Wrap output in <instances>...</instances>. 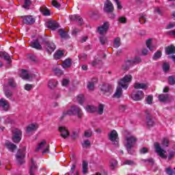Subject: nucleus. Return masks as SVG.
Segmentation results:
<instances>
[{
  "label": "nucleus",
  "instance_id": "f257e3e1",
  "mask_svg": "<svg viewBox=\"0 0 175 175\" xmlns=\"http://www.w3.org/2000/svg\"><path fill=\"white\" fill-rule=\"evenodd\" d=\"M126 144L125 146L129 154H133V150L132 148L136 145V142H137V138L135 135L129 134L125 137Z\"/></svg>",
  "mask_w": 175,
  "mask_h": 175
},
{
  "label": "nucleus",
  "instance_id": "f03ea898",
  "mask_svg": "<svg viewBox=\"0 0 175 175\" xmlns=\"http://www.w3.org/2000/svg\"><path fill=\"white\" fill-rule=\"evenodd\" d=\"M63 116L64 117H65V116H77L78 118H81L83 117V111H81L80 107L74 105L67 111L64 112Z\"/></svg>",
  "mask_w": 175,
  "mask_h": 175
},
{
  "label": "nucleus",
  "instance_id": "7ed1b4c3",
  "mask_svg": "<svg viewBox=\"0 0 175 175\" xmlns=\"http://www.w3.org/2000/svg\"><path fill=\"white\" fill-rule=\"evenodd\" d=\"M36 151V152L42 151V154H49L50 152V145L45 140H43L37 145Z\"/></svg>",
  "mask_w": 175,
  "mask_h": 175
},
{
  "label": "nucleus",
  "instance_id": "20e7f679",
  "mask_svg": "<svg viewBox=\"0 0 175 175\" xmlns=\"http://www.w3.org/2000/svg\"><path fill=\"white\" fill-rule=\"evenodd\" d=\"M132 75H127L120 80L118 84L120 87L123 88L124 90H126L128 87H129V84H128V83H131L132 81Z\"/></svg>",
  "mask_w": 175,
  "mask_h": 175
},
{
  "label": "nucleus",
  "instance_id": "39448f33",
  "mask_svg": "<svg viewBox=\"0 0 175 175\" xmlns=\"http://www.w3.org/2000/svg\"><path fill=\"white\" fill-rule=\"evenodd\" d=\"M109 139L111 142L112 144L118 146L120 138H118V133L117 131L113 130L108 134Z\"/></svg>",
  "mask_w": 175,
  "mask_h": 175
},
{
  "label": "nucleus",
  "instance_id": "423d86ee",
  "mask_svg": "<svg viewBox=\"0 0 175 175\" xmlns=\"http://www.w3.org/2000/svg\"><path fill=\"white\" fill-rule=\"evenodd\" d=\"M25 150L26 148H24L23 150H19L16 153V161L19 165H23L25 162L24 160V158H25Z\"/></svg>",
  "mask_w": 175,
  "mask_h": 175
},
{
  "label": "nucleus",
  "instance_id": "0eeeda50",
  "mask_svg": "<svg viewBox=\"0 0 175 175\" xmlns=\"http://www.w3.org/2000/svg\"><path fill=\"white\" fill-rule=\"evenodd\" d=\"M113 86L109 83H104L100 87V91L103 92V95H110L111 94V90Z\"/></svg>",
  "mask_w": 175,
  "mask_h": 175
},
{
  "label": "nucleus",
  "instance_id": "6e6552de",
  "mask_svg": "<svg viewBox=\"0 0 175 175\" xmlns=\"http://www.w3.org/2000/svg\"><path fill=\"white\" fill-rule=\"evenodd\" d=\"M131 98L135 101L142 100L144 98V92L142 90L133 91L131 93Z\"/></svg>",
  "mask_w": 175,
  "mask_h": 175
},
{
  "label": "nucleus",
  "instance_id": "1a4fd4ad",
  "mask_svg": "<svg viewBox=\"0 0 175 175\" xmlns=\"http://www.w3.org/2000/svg\"><path fill=\"white\" fill-rule=\"evenodd\" d=\"M154 148L156 150V152L161 157V158L166 159L167 158V156L165 154L166 151L162 148H161V145L158 144V142L154 143Z\"/></svg>",
  "mask_w": 175,
  "mask_h": 175
},
{
  "label": "nucleus",
  "instance_id": "9d476101",
  "mask_svg": "<svg viewBox=\"0 0 175 175\" xmlns=\"http://www.w3.org/2000/svg\"><path fill=\"white\" fill-rule=\"evenodd\" d=\"M140 62H142V59L136 57L133 60H128L126 62V66H122V69L124 70H128L129 66H131V65H133L134 64H140Z\"/></svg>",
  "mask_w": 175,
  "mask_h": 175
},
{
  "label": "nucleus",
  "instance_id": "9b49d317",
  "mask_svg": "<svg viewBox=\"0 0 175 175\" xmlns=\"http://www.w3.org/2000/svg\"><path fill=\"white\" fill-rule=\"evenodd\" d=\"M13 134L12 141L14 143H20L23 133L19 129H15L13 130Z\"/></svg>",
  "mask_w": 175,
  "mask_h": 175
},
{
  "label": "nucleus",
  "instance_id": "f8f14e48",
  "mask_svg": "<svg viewBox=\"0 0 175 175\" xmlns=\"http://www.w3.org/2000/svg\"><path fill=\"white\" fill-rule=\"evenodd\" d=\"M109 27H110L109 22H105L103 25L98 27L97 31L100 35H105L109 31Z\"/></svg>",
  "mask_w": 175,
  "mask_h": 175
},
{
  "label": "nucleus",
  "instance_id": "ddd939ff",
  "mask_svg": "<svg viewBox=\"0 0 175 175\" xmlns=\"http://www.w3.org/2000/svg\"><path fill=\"white\" fill-rule=\"evenodd\" d=\"M36 172H38V165H36V162L33 161V159H31L29 163V174L35 175Z\"/></svg>",
  "mask_w": 175,
  "mask_h": 175
},
{
  "label": "nucleus",
  "instance_id": "4468645a",
  "mask_svg": "<svg viewBox=\"0 0 175 175\" xmlns=\"http://www.w3.org/2000/svg\"><path fill=\"white\" fill-rule=\"evenodd\" d=\"M21 18L23 20L24 24H27V25H32L36 21L35 18L31 15L21 16Z\"/></svg>",
  "mask_w": 175,
  "mask_h": 175
},
{
  "label": "nucleus",
  "instance_id": "2eb2a0df",
  "mask_svg": "<svg viewBox=\"0 0 175 175\" xmlns=\"http://www.w3.org/2000/svg\"><path fill=\"white\" fill-rule=\"evenodd\" d=\"M159 100L163 103L172 102L174 100L173 96H170L169 94H160L159 96Z\"/></svg>",
  "mask_w": 175,
  "mask_h": 175
},
{
  "label": "nucleus",
  "instance_id": "dca6fc26",
  "mask_svg": "<svg viewBox=\"0 0 175 175\" xmlns=\"http://www.w3.org/2000/svg\"><path fill=\"white\" fill-rule=\"evenodd\" d=\"M0 107H1L4 111H8L10 107V104H9V101H8V100L1 98L0 100Z\"/></svg>",
  "mask_w": 175,
  "mask_h": 175
},
{
  "label": "nucleus",
  "instance_id": "f3484780",
  "mask_svg": "<svg viewBox=\"0 0 175 175\" xmlns=\"http://www.w3.org/2000/svg\"><path fill=\"white\" fill-rule=\"evenodd\" d=\"M45 49L49 54H51L55 50V44L53 42H46Z\"/></svg>",
  "mask_w": 175,
  "mask_h": 175
},
{
  "label": "nucleus",
  "instance_id": "a211bd4d",
  "mask_svg": "<svg viewBox=\"0 0 175 175\" xmlns=\"http://www.w3.org/2000/svg\"><path fill=\"white\" fill-rule=\"evenodd\" d=\"M105 10L107 13H110L114 10V7L113 6V3L110 0H107V2L105 4Z\"/></svg>",
  "mask_w": 175,
  "mask_h": 175
},
{
  "label": "nucleus",
  "instance_id": "6ab92c4d",
  "mask_svg": "<svg viewBox=\"0 0 175 175\" xmlns=\"http://www.w3.org/2000/svg\"><path fill=\"white\" fill-rule=\"evenodd\" d=\"M133 87L135 90H147L148 88V85L146 83L136 82L134 83Z\"/></svg>",
  "mask_w": 175,
  "mask_h": 175
},
{
  "label": "nucleus",
  "instance_id": "aec40b11",
  "mask_svg": "<svg viewBox=\"0 0 175 175\" xmlns=\"http://www.w3.org/2000/svg\"><path fill=\"white\" fill-rule=\"evenodd\" d=\"M122 88H121V85H119V86L116 88V90L113 94V98H117L118 99H120V98H122Z\"/></svg>",
  "mask_w": 175,
  "mask_h": 175
},
{
  "label": "nucleus",
  "instance_id": "412c9836",
  "mask_svg": "<svg viewBox=\"0 0 175 175\" xmlns=\"http://www.w3.org/2000/svg\"><path fill=\"white\" fill-rule=\"evenodd\" d=\"M69 17L71 21H77V23H79V25H83V18L80 17V16L75 14L70 15Z\"/></svg>",
  "mask_w": 175,
  "mask_h": 175
},
{
  "label": "nucleus",
  "instance_id": "4be33fe9",
  "mask_svg": "<svg viewBox=\"0 0 175 175\" xmlns=\"http://www.w3.org/2000/svg\"><path fill=\"white\" fill-rule=\"evenodd\" d=\"M59 131L61 133L60 136L63 137V139H66L68 136H69V131L65 127H59Z\"/></svg>",
  "mask_w": 175,
  "mask_h": 175
},
{
  "label": "nucleus",
  "instance_id": "5701e85b",
  "mask_svg": "<svg viewBox=\"0 0 175 175\" xmlns=\"http://www.w3.org/2000/svg\"><path fill=\"white\" fill-rule=\"evenodd\" d=\"M38 128H39V126H38L37 124L33 123V124H29L27 127L26 132L27 133H31V132H33L34 131H36Z\"/></svg>",
  "mask_w": 175,
  "mask_h": 175
},
{
  "label": "nucleus",
  "instance_id": "b1692460",
  "mask_svg": "<svg viewBox=\"0 0 175 175\" xmlns=\"http://www.w3.org/2000/svg\"><path fill=\"white\" fill-rule=\"evenodd\" d=\"M0 58H3L8 62V64H10L12 62V59L10 58V55L8 54L6 52H0Z\"/></svg>",
  "mask_w": 175,
  "mask_h": 175
},
{
  "label": "nucleus",
  "instance_id": "393cba45",
  "mask_svg": "<svg viewBox=\"0 0 175 175\" xmlns=\"http://www.w3.org/2000/svg\"><path fill=\"white\" fill-rule=\"evenodd\" d=\"M98 81V79L96 78H94L92 79V81L88 82V89L90 91H94L95 88V83Z\"/></svg>",
  "mask_w": 175,
  "mask_h": 175
},
{
  "label": "nucleus",
  "instance_id": "a878e982",
  "mask_svg": "<svg viewBox=\"0 0 175 175\" xmlns=\"http://www.w3.org/2000/svg\"><path fill=\"white\" fill-rule=\"evenodd\" d=\"M58 85V81L55 79H50L48 83V87L51 90H54L55 87Z\"/></svg>",
  "mask_w": 175,
  "mask_h": 175
},
{
  "label": "nucleus",
  "instance_id": "bb28decb",
  "mask_svg": "<svg viewBox=\"0 0 175 175\" xmlns=\"http://www.w3.org/2000/svg\"><path fill=\"white\" fill-rule=\"evenodd\" d=\"M165 54L170 55V54H175V46L173 45L165 47Z\"/></svg>",
  "mask_w": 175,
  "mask_h": 175
},
{
  "label": "nucleus",
  "instance_id": "cd10ccee",
  "mask_svg": "<svg viewBox=\"0 0 175 175\" xmlns=\"http://www.w3.org/2000/svg\"><path fill=\"white\" fill-rule=\"evenodd\" d=\"M31 46L33 49H36V50H42V45H40L38 40L31 42Z\"/></svg>",
  "mask_w": 175,
  "mask_h": 175
},
{
  "label": "nucleus",
  "instance_id": "c85d7f7f",
  "mask_svg": "<svg viewBox=\"0 0 175 175\" xmlns=\"http://www.w3.org/2000/svg\"><path fill=\"white\" fill-rule=\"evenodd\" d=\"M62 66L64 69H67L68 68H70V66H72V59L69 58L65 59L62 64Z\"/></svg>",
  "mask_w": 175,
  "mask_h": 175
},
{
  "label": "nucleus",
  "instance_id": "c756f323",
  "mask_svg": "<svg viewBox=\"0 0 175 175\" xmlns=\"http://www.w3.org/2000/svg\"><path fill=\"white\" fill-rule=\"evenodd\" d=\"M5 147L8 148L10 151H14L17 148V146L14 145V144H12L9 141L5 142Z\"/></svg>",
  "mask_w": 175,
  "mask_h": 175
},
{
  "label": "nucleus",
  "instance_id": "7c9ffc66",
  "mask_svg": "<svg viewBox=\"0 0 175 175\" xmlns=\"http://www.w3.org/2000/svg\"><path fill=\"white\" fill-rule=\"evenodd\" d=\"M20 77L23 79V80H29V74H28V71L25 70H22L20 73Z\"/></svg>",
  "mask_w": 175,
  "mask_h": 175
},
{
  "label": "nucleus",
  "instance_id": "2f4dec72",
  "mask_svg": "<svg viewBox=\"0 0 175 175\" xmlns=\"http://www.w3.org/2000/svg\"><path fill=\"white\" fill-rule=\"evenodd\" d=\"M49 27L52 31H55V29H57L59 27V25L55 21H50L49 23Z\"/></svg>",
  "mask_w": 175,
  "mask_h": 175
},
{
  "label": "nucleus",
  "instance_id": "473e14b6",
  "mask_svg": "<svg viewBox=\"0 0 175 175\" xmlns=\"http://www.w3.org/2000/svg\"><path fill=\"white\" fill-rule=\"evenodd\" d=\"M40 10L44 16H50L51 14L50 10H49V8H47L46 6L41 7Z\"/></svg>",
  "mask_w": 175,
  "mask_h": 175
},
{
  "label": "nucleus",
  "instance_id": "72a5a7b5",
  "mask_svg": "<svg viewBox=\"0 0 175 175\" xmlns=\"http://www.w3.org/2000/svg\"><path fill=\"white\" fill-rule=\"evenodd\" d=\"M152 39L150 38L146 41V46L148 47V49H149V50H150V51H152V50H154L155 49V46L152 45Z\"/></svg>",
  "mask_w": 175,
  "mask_h": 175
},
{
  "label": "nucleus",
  "instance_id": "f704fd0d",
  "mask_svg": "<svg viewBox=\"0 0 175 175\" xmlns=\"http://www.w3.org/2000/svg\"><path fill=\"white\" fill-rule=\"evenodd\" d=\"M75 170H76V164L74 163L71 166V169H70V171L69 172V174H70V175H79V172L75 171Z\"/></svg>",
  "mask_w": 175,
  "mask_h": 175
},
{
  "label": "nucleus",
  "instance_id": "c9c22d12",
  "mask_svg": "<svg viewBox=\"0 0 175 175\" xmlns=\"http://www.w3.org/2000/svg\"><path fill=\"white\" fill-rule=\"evenodd\" d=\"M85 110L88 113H95V111H96V108H95L94 105H87Z\"/></svg>",
  "mask_w": 175,
  "mask_h": 175
},
{
  "label": "nucleus",
  "instance_id": "e433bc0d",
  "mask_svg": "<svg viewBox=\"0 0 175 175\" xmlns=\"http://www.w3.org/2000/svg\"><path fill=\"white\" fill-rule=\"evenodd\" d=\"M64 51H58L57 53L54 54V58L55 59H59V58H62L64 56Z\"/></svg>",
  "mask_w": 175,
  "mask_h": 175
},
{
  "label": "nucleus",
  "instance_id": "4c0bfd02",
  "mask_svg": "<svg viewBox=\"0 0 175 175\" xmlns=\"http://www.w3.org/2000/svg\"><path fill=\"white\" fill-rule=\"evenodd\" d=\"M104 109H105V105L100 104L96 111H97L98 114H99L100 116H102V114H103Z\"/></svg>",
  "mask_w": 175,
  "mask_h": 175
},
{
  "label": "nucleus",
  "instance_id": "58836bf2",
  "mask_svg": "<svg viewBox=\"0 0 175 175\" xmlns=\"http://www.w3.org/2000/svg\"><path fill=\"white\" fill-rule=\"evenodd\" d=\"M82 168H83L82 172L83 174H87V172H88V163H87V161L83 162Z\"/></svg>",
  "mask_w": 175,
  "mask_h": 175
},
{
  "label": "nucleus",
  "instance_id": "ea45409f",
  "mask_svg": "<svg viewBox=\"0 0 175 175\" xmlns=\"http://www.w3.org/2000/svg\"><path fill=\"white\" fill-rule=\"evenodd\" d=\"M146 15L144 14H139V23H140V24H146Z\"/></svg>",
  "mask_w": 175,
  "mask_h": 175
},
{
  "label": "nucleus",
  "instance_id": "a19ab883",
  "mask_svg": "<svg viewBox=\"0 0 175 175\" xmlns=\"http://www.w3.org/2000/svg\"><path fill=\"white\" fill-rule=\"evenodd\" d=\"M77 100L79 103V105H83V103H84V96L83 94H79L77 97Z\"/></svg>",
  "mask_w": 175,
  "mask_h": 175
},
{
  "label": "nucleus",
  "instance_id": "79ce46f5",
  "mask_svg": "<svg viewBox=\"0 0 175 175\" xmlns=\"http://www.w3.org/2000/svg\"><path fill=\"white\" fill-rule=\"evenodd\" d=\"M4 94L6 98H10L13 95V93L10 90H6V86H4Z\"/></svg>",
  "mask_w": 175,
  "mask_h": 175
},
{
  "label": "nucleus",
  "instance_id": "37998d69",
  "mask_svg": "<svg viewBox=\"0 0 175 175\" xmlns=\"http://www.w3.org/2000/svg\"><path fill=\"white\" fill-rule=\"evenodd\" d=\"M118 162L116 160L112 159L110 161V167L112 170H114L117 167Z\"/></svg>",
  "mask_w": 175,
  "mask_h": 175
},
{
  "label": "nucleus",
  "instance_id": "c03bdc74",
  "mask_svg": "<svg viewBox=\"0 0 175 175\" xmlns=\"http://www.w3.org/2000/svg\"><path fill=\"white\" fill-rule=\"evenodd\" d=\"M91 146V142H90V140L86 139L85 141H83V143L82 144V147L83 148H88V147Z\"/></svg>",
  "mask_w": 175,
  "mask_h": 175
},
{
  "label": "nucleus",
  "instance_id": "a18cd8bd",
  "mask_svg": "<svg viewBox=\"0 0 175 175\" xmlns=\"http://www.w3.org/2000/svg\"><path fill=\"white\" fill-rule=\"evenodd\" d=\"M121 46V38H115L114 40V46L116 48V49H118V46Z\"/></svg>",
  "mask_w": 175,
  "mask_h": 175
},
{
  "label": "nucleus",
  "instance_id": "49530a36",
  "mask_svg": "<svg viewBox=\"0 0 175 175\" xmlns=\"http://www.w3.org/2000/svg\"><path fill=\"white\" fill-rule=\"evenodd\" d=\"M31 5H32V1H31V0H25V4L23 5V8L25 9H29Z\"/></svg>",
  "mask_w": 175,
  "mask_h": 175
},
{
  "label": "nucleus",
  "instance_id": "de8ad7c7",
  "mask_svg": "<svg viewBox=\"0 0 175 175\" xmlns=\"http://www.w3.org/2000/svg\"><path fill=\"white\" fill-rule=\"evenodd\" d=\"M59 33L61 38H66V36H68V33H66V31H64L62 29H59Z\"/></svg>",
  "mask_w": 175,
  "mask_h": 175
},
{
  "label": "nucleus",
  "instance_id": "09e8293b",
  "mask_svg": "<svg viewBox=\"0 0 175 175\" xmlns=\"http://www.w3.org/2000/svg\"><path fill=\"white\" fill-rule=\"evenodd\" d=\"M162 57V52L158 51L156 52L153 56V59H158Z\"/></svg>",
  "mask_w": 175,
  "mask_h": 175
},
{
  "label": "nucleus",
  "instance_id": "8fccbe9b",
  "mask_svg": "<svg viewBox=\"0 0 175 175\" xmlns=\"http://www.w3.org/2000/svg\"><path fill=\"white\" fill-rule=\"evenodd\" d=\"M168 83L170 84V85H173L175 84V77L174 76H170L168 78Z\"/></svg>",
  "mask_w": 175,
  "mask_h": 175
},
{
  "label": "nucleus",
  "instance_id": "3c124183",
  "mask_svg": "<svg viewBox=\"0 0 175 175\" xmlns=\"http://www.w3.org/2000/svg\"><path fill=\"white\" fill-rule=\"evenodd\" d=\"M8 84L10 85V87H11V88H16V82H14V79H11L9 80L8 81Z\"/></svg>",
  "mask_w": 175,
  "mask_h": 175
},
{
  "label": "nucleus",
  "instance_id": "603ef678",
  "mask_svg": "<svg viewBox=\"0 0 175 175\" xmlns=\"http://www.w3.org/2000/svg\"><path fill=\"white\" fill-rule=\"evenodd\" d=\"M170 69V66L169 65V63L165 62L163 64V70L164 72H167Z\"/></svg>",
  "mask_w": 175,
  "mask_h": 175
},
{
  "label": "nucleus",
  "instance_id": "864d4df0",
  "mask_svg": "<svg viewBox=\"0 0 175 175\" xmlns=\"http://www.w3.org/2000/svg\"><path fill=\"white\" fill-rule=\"evenodd\" d=\"M53 72L56 76H61V75H64V72L59 68H55Z\"/></svg>",
  "mask_w": 175,
  "mask_h": 175
},
{
  "label": "nucleus",
  "instance_id": "5fc2aeb1",
  "mask_svg": "<svg viewBox=\"0 0 175 175\" xmlns=\"http://www.w3.org/2000/svg\"><path fill=\"white\" fill-rule=\"evenodd\" d=\"M147 125H148V128H151L152 126L155 125V123L150 118H148L147 119Z\"/></svg>",
  "mask_w": 175,
  "mask_h": 175
},
{
  "label": "nucleus",
  "instance_id": "6e6d98bb",
  "mask_svg": "<svg viewBox=\"0 0 175 175\" xmlns=\"http://www.w3.org/2000/svg\"><path fill=\"white\" fill-rule=\"evenodd\" d=\"M100 42L101 44H106L107 43V38L105 36L100 37Z\"/></svg>",
  "mask_w": 175,
  "mask_h": 175
},
{
  "label": "nucleus",
  "instance_id": "4d7b16f0",
  "mask_svg": "<svg viewBox=\"0 0 175 175\" xmlns=\"http://www.w3.org/2000/svg\"><path fill=\"white\" fill-rule=\"evenodd\" d=\"M123 165H129L130 166H133L135 162L132 160H126L124 161Z\"/></svg>",
  "mask_w": 175,
  "mask_h": 175
},
{
  "label": "nucleus",
  "instance_id": "13d9d810",
  "mask_svg": "<svg viewBox=\"0 0 175 175\" xmlns=\"http://www.w3.org/2000/svg\"><path fill=\"white\" fill-rule=\"evenodd\" d=\"M52 5L53 6H54L55 8H57V9L61 8V4H59V3L57 1V0H53Z\"/></svg>",
  "mask_w": 175,
  "mask_h": 175
},
{
  "label": "nucleus",
  "instance_id": "bf43d9fd",
  "mask_svg": "<svg viewBox=\"0 0 175 175\" xmlns=\"http://www.w3.org/2000/svg\"><path fill=\"white\" fill-rule=\"evenodd\" d=\"M32 88H33V85H32V84L27 83V84L25 85V90L26 91H31V90H32Z\"/></svg>",
  "mask_w": 175,
  "mask_h": 175
},
{
  "label": "nucleus",
  "instance_id": "052dcab7",
  "mask_svg": "<svg viewBox=\"0 0 175 175\" xmlns=\"http://www.w3.org/2000/svg\"><path fill=\"white\" fill-rule=\"evenodd\" d=\"M162 145L163 147H168L169 146V139L167 138H164L162 141Z\"/></svg>",
  "mask_w": 175,
  "mask_h": 175
},
{
  "label": "nucleus",
  "instance_id": "680f3d73",
  "mask_svg": "<svg viewBox=\"0 0 175 175\" xmlns=\"http://www.w3.org/2000/svg\"><path fill=\"white\" fill-rule=\"evenodd\" d=\"M84 136L85 137H91V136H92V132H91L90 130H87L85 131Z\"/></svg>",
  "mask_w": 175,
  "mask_h": 175
},
{
  "label": "nucleus",
  "instance_id": "e2e57ef3",
  "mask_svg": "<svg viewBox=\"0 0 175 175\" xmlns=\"http://www.w3.org/2000/svg\"><path fill=\"white\" fill-rule=\"evenodd\" d=\"M4 118L5 120V124H12L13 123V120H12V119H10V117L5 116Z\"/></svg>",
  "mask_w": 175,
  "mask_h": 175
},
{
  "label": "nucleus",
  "instance_id": "0e129e2a",
  "mask_svg": "<svg viewBox=\"0 0 175 175\" xmlns=\"http://www.w3.org/2000/svg\"><path fill=\"white\" fill-rule=\"evenodd\" d=\"M139 152H140V154H147V152H148V148L146 147L142 148Z\"/></svg>",
  "mask_w": 175,
  "mask_h": 175
},
{
  "label": "nucleus",
  "instance_id": "69168bd1",
  "mask_svg": "<svg viewBox=\"0 0 175 175\" xmlns=\"http://www.w3.org/2000/svg\"><path fill=\"white\" fill-rule=\"evenodd\" d=\"M99 62H100V61L95 59L90 63V64L92 65V66H96V65L99 64Z\"/></svg>",
  "mask_w": 175,
  "mask_h": 175
},
{
  "label": "nucleus",
  "instance_id": "338daca9",
  "mask_svg": "<svg viewBox=\"0 0 175 175\" xmlns=\"http://www.w3.org/2000/svg\"><path fill=\"white\" fill-rule=\"evenodd\" d=\"M146 102L148 105H151L152 103V96H148Z\"/></svg>",
  "mask_w": 175,
  "mask_h": 175
},
{
  "label": "nucleus",
  "instance_id": "774afa93",
  "mask_svg": "<svg viewBox=\"0 0 175 175\" xmlns=\"http://www.w3.org/2000/svg\"><path fill=\"white\" fill-rule=\"evenodd\" d=\"M119 23H121L122 24H125V23H126V18L122 16L120 17Z\"/></svg>",
  "mask_w": 175,
  "mask_h": 175
}]
</instances>
